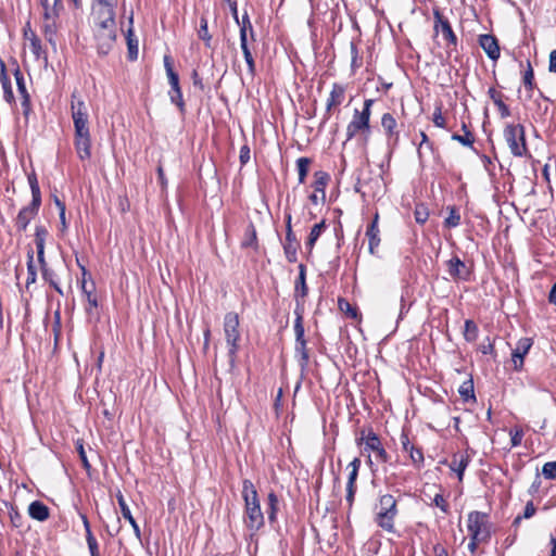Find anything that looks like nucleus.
Listing matches in <instances>:
<instances>
[{"label":"nucleus","mask_w":556,"mask_h":556,"mask_svg":"<svg viewBox=\"0 0 556 556\" xmlns=\"http://www.w3.org/2000/svg\"><path fill=\"white\" fill-rule=\"evenodd\" d=\"M116 3H94L92 5V16L93 20H115V9Z\"/></svg>","instance_id":"c756f323"},{"label":"nucleus","mask_w":556,"mask_h":556,"mask_svg":"<svg viewBox=\"0 0 556 556\" xmlns=\"http://www.w3.org/2000/svg\"><path fill=\"white\" fill-rule=\"evenodd\" d=\"M325 228H326L325 220H321L320 223L315 224L312 227L311 232L307 238V241H306V248H308L309 251H312V249L314 248L316 241L318 240L319 236L321 235V232L324 231Z\"/></svg>","instance_id":"4c0bfd02"},{"label":"nucleus","mask_w":556,"mask_h":556,"mask_svg":"<svg viewBox=\"0 0 556 556\" xmlns=\"http://www.w3.org/2000/svg\"><path fill=\"white\" fill-rule=\"evenodd\" d=\"M540 486H541V479H540V475L536 473L534 481L532 482L531 486L529 488V493L531 495L535 494L539 491Z\"/></svg>","instance_id":"338daca9"},{"label":"nucleus","mask_w":556,"mask_h":556,"mask_svg":"<svg viewBox=\"0 0 556 556\" xmlns=\"http://www.w3.org/2000/svg\"><path fill=\"white\" fill-rule=\"evenodd\" d=\"M240 319L239 315L235 312H228L224 316L223 329L228 346V358L230 367L233 368L236 365L237 353L239 351V342L241 339L240 333Z\"/></svg>","instance_id":"20e7f679"},{"label":"nucleus","mask_w":556,"mask_h":556,"mask_svg":"<svg viewBox=\"0 0 556 556\" xmlns=\"http://www.w3.org/2000/svg\"><path fill=\"white\" fill-rule=\"evenodd\" d=\"M432 503L434 506L439 507L444 514L450 513V506L442 494H435Z\"/></svg>","instance_id":"4d7b16f0"},{"label":"nucleus","mask_w":556,"mask_h":556,"mask_svg":"<svg viewBox=\"0 0 556 556\" xmlns=\"http://www.w3.org/2000/svg\"><path fill=\"white\" fill-rule=\"evenodd\" d=\"M295 320H294V334H295V353L300 355L299 364L302 369H305L308 361L309 354L307 349V341L304 336V325H303V305H300L298 302L296 307L294 309Z\"/></svg>","instance_id":"0eeeda50"},{"label":"nucleus","mask_w":556,"mask_h":556,"mask_svg":"<svg viewBox=\"0 0 556 556\" xmlns=\"http://www.w3.org/2000/svg\"><path fill=\"white\" fill-rule=\"evenodd\" d=\"M0 84L3 90V98L9 104L15 103L14 93L12 90L11 79L7 72L4 61L0 58Z\"/></svg>","instance_id":"bb28decb"},{"label":"nucleus","mask_w":556,"mask_h":556,"mask_svg":"<svg viewBox=\"0 0 556 556\" xmlns=\"http://www.w3.org/2000/svg\"><path fill=\"white\" fill-rule=\"evenodd\" d=\"M96 286L94 282L91 280L90 286H88V282L81 281V291L87 299L88 307L86 308L87 313H91L92 308L98 307V300L94 294Z\"/></svg>","instance_id":"f704fd0d"},{"label":"nucleus","mask_w":556,"mask_h":556,"mask_svg":"<svg viewBox=\"0 0 556 556\" xmlns=\"http://www.w3.org/2000/svg\"><path fill=\"white\" fill-rule=\"evenodd\" d=\"M42 8L41 30L46 40L56 47V34L60 28V14L63 11V3H55L52 0H39Z\"/></svg>","instance_id":"7ed1b4c3"},{"label":"nucleus","mask_w":556,"mask_h":556,"mask_svg":"<svg viewBox=\"0 0 556 556\" xmlns=\"http://www.w3.org/2000/svg\"><path fill=\"white\" fill-rule=\"evenodd\" d=\"M242 497L244 501L245 525L252 531H257L264 526V515L261 509L257 491L251 480L242 482Z\"/></svg>","instance_id":"f257e3e1"},{"label":"nucleus","mask_w":556,"mask_h":556,"mask_svg":"<svg viewBox=\"0 0 556 556\" xmlns=\"http://www.w3.org/2000/svg\"><path fill=\"white\" fill-rule=\"evenodd\" d=\"M379 214L376 213L372 222L368 225L366 230V237L368 238V249L371 254L376 253L377 248L380 244V230L378 227Z\"/></svg>","instance_id":"393cba45"},{"label":"nucleus","mask_w":556,"mask_h":556,"mask_svg":"<svg viewBox=\"0 0 556 556\" xmlns=\"http://www.w3.org/2000/svg\"><path fill=\"white\" fill-rule=\"evenodd\" d=\"M29 41V49L33 52V54L36 56V59H40L42 55V47H41V40L39 37L31 33V37L28 38Z\"/></svg>","instance_id":"49530a36"},{"label":"nucleus","mask_w":556,"mask_h":556,"mask_svg":"<svg viewBox=\"0 0 556 556\" xmlns=\"http://www.w3.org/2000/svg\"><path fill=\"white\" fill-rule=\"evenodd\" d=\"M285 218H286V242L283 244V250H285V254H286L287 260L290 263H293V262L296 261V253H298V249H299V242H298V240L295 238L294 232L292 231V226H291L292 216H291V213L290 212H286Z\"/></svg>","instance_id":"4468645a"},{"label":"nucleus","mask_w":556,"mask_h":556,"mask_svg":"<svg viewBox=\"0 0 556 556\" xmlns=\"http://www.w3.org/2000/svg\"><path fill=\"white\" fill-rule=\"evenodd\" d=\"M510 442L513 447H517L521 444L523 439V430L520 427H515L509 431Z\"/></svg>","instance_id":"603ef678"},{"label":"nucleus","mask_w":556,"mask_h":556,"mask_svg":"<svg viewBox=\"0 0 556 556\" xmlns=\"http://www.w3.org/2000/svg\"><path fill=\"white\" fill-rule=\"evenodd\" d=\"M488 94L492 99L493 103L497 106L501 117H508L510 115V111L509 108L503 101L504 94L493 87L489 89Z\"/></svg>","instance_id":"2f4dec72"},{"label":"nucleus","mask_w":556,"mask_h":556,"mask_svg":"<svg viewBox=\"0 0 556 556\" xmlns=\"http://www.w3.org/2000/svg\"><path fill=\"white\" fill-rule=\"evenodd\" d=\"M14 78L17 86V91L22 98V106L24 109V112L26 113L30 106V96L26 88V81L24 74L22 73L21 68L16 65L14 70Z\"/></svg>","instance_id":"a878e982"},{"label":"nucleus","mask_w":556,"mask_h":556,"mask_svg":"<svg viewBox=\"0 0 556 556\" xmlns=\"http://www.w3.org/2000/svg\"><path fill=\"white\" fill-rule=\"evenodd\" d=\"M93 25H94V30H98V29H109V28H114L116 27V23H115V20H93Z\"/></svg>","instance_id":"13d9d810"},{"label":"nucleus","mask_w":556,"mask_h":556,"mask_svg":"<svg viewBox=\"0 0 556 556\" xmlns=\"http://www.w3.org/2000/svg\"><path fill=\"white\" fill-rule=\"evenodd\" d=\"M29 516L38 521H46L49 518V508L40 501H34L28 506Z\"/></svg>","instance_id":"7c9ffc66"},{"label":"nucleus","mask_w":556,"mask_h":556,"mask_svg":"<svg viewBox=\"0 0 556 556\" xmlns=\"http://www.w3.org/2000/svg\"><path fill=\"white\" fill-rule=\"evenodd\" d=\"M242 50V53H243V56H244V60L247 62V65H248V71H249V74L251 76H254L255 75V61H254V58L251 53V50L249 47H244L241 49Z\"/></svg>","instance_id":"3c124183"},{"label":"nucleus","mask_w":556,"mask_h":556,"mask_svg":"<svg viewBox=\"0 0 556 556\" xmlns=\"http://www.w3.org/2000/svg\"><path fill=\"white\" fill-rule=\"evenodd\" d=\"M533 342L530 338H521L511 353L514 369L519 371L523 366L525 356L529 353Z\"/></svg>","instance_id":"412c9836"},{"label":"nucleus","mask_w":556,"mask_h":556,"mask_svg":"<svg viewBox=\"0 0 556 556\" xmlns=\"http://www.w3.org/2000/svg\"><path fill=\"white\" fill-rule=\"evenodd\" d=\"M478 332H479L478 326L476 325V323L473 320H471V319L465 320L464 338L466 341H468V342L476 341L478 338Z\"/></svg>","instance_id":"58836bf2"},{"label":"nucleus","mask_w":556,"mask_h":556,"mask_svg":"<svg viewBox=\"0 0 556 556\" xmlns=\"http://www.w3.org/2000/svg\"><path fill=\"white\" fill-rule=\"evenodd\" d=\"M311 163H312V160L308 157H305V156L299 157L296 160V168H298L300 184H303L305 181V178L308 174V168H309Z\"/></svg>","instance_id":"a19ab883"},{"label":"nucleus","mask_w":556,"mask_h":556,"mask_svg":"<svg viewBox=\"0 0 556 556\" xmlns=\"http://www.w3.org/2000/svg\"><path fill=\"white\" fill-rule=\"evenodd\" d=\"M71 112L74 123V130H89V114L85 101L79 97L77 91L71 96Z\"/></svg>","instance_id":"9d476101"},{"label":"nucleus","mask_w":556,"mask_h":556,"mask_svg":"<svg viewBox=\"0 0 556 556\" xmlns=\"http://www.w3.org/2000/svg\"><path fill=\"white\" fill-rule=\"evenodd\" d=\"M28 182L31 191V200L41 201V192L35 174L28 176Z\"/></svg>","instance_id":"09e8293b"},{"label":"nucleus","mask_w":556,"mask_h":556,"mask_svg":"<svg viewBox=\"0 0 556 556\" xmlns=\"http://www.w3.org/2000/svg\"><path fill=\"white\" fill-rule=\"evenodd\" d=\"M432 122L437 127H440V128L445 127V118L442 115L441 108L435 109V111L433 113Z\"/></svg>","instance_id":"052dcab7"},{"label":"nucleus","mask_w":556,"mask_h":556,"mask_svg":"<svg viewBox=\"0 0 556 556\" xmlns=\"http://www.w3.org/2000/svg\"><path fill=\"white\" fill-rule=\"evenodd\" d=\"M401 444L403 450L408 453L412 463L420 467L424 464V453L421 448L412 444L408 435L404 432L401 434Z\"/></svg>","instance_id":"b1692460"},{"label":"nucleus","mask_w":556,"mask_h":556,"mask_svg":"<svg viewBox=\"0 0 556 556\" xmlns=\"http://www.w3.org/2000/svg\"><path fill=\"white\" fill-rule=\"evenodd\" d=\"M452 140L457 141L465 147H472L475 138L470 130H466V134L464 135L453 134Z\"/></svg>","instance_id":"8fccbe9b"},{"label":"nucleus","mask_w":556,"mask_h":556,"mask_svg":"<svg viewBox=\"0 0 556 556\" xmlns=\"http://www.w3.org/2000/svg\"><path fill=\"white\" fill-rule=\"evenodd\" d=\"M300 273L298 280L295 282V298L296 300L299 298L304 299L307 295L308 289L305 281V266L301 264L299 266Z\"/></svg>","instance_id":"e433bc0d"},{"label":"nucleus","mask_w":556,"mask_h":556,"mask_svg":"<svg viewBox=\"0 0 556 556\" xmlns=\"http://www.w3.org/2000/svg\"><path fill=\"white\" fill-rule=\"evenodd\" d=\"M48 237V230L45 226H36L35 243L37 249V258L42 267L46 266L45 261V244Z\"/></svg>","instance_id":"c85d7f7f"},{"label":"nucleus","mask_w":556,"mask_h":556,"mask_svg":"<svg viewBox=\"0 0 556 556\" xmlns=\"http://www.w3.org/2000/svg\"><path fill=\"white\" fill-rule=\"evenodd\" d=\"M97 48L100 54H108L116 40V27L94 30Z\"/></svg>","instance_id":"f3484780"},{"label":"nucleus","mask_w":556,"mask_h":556,"mask_svg":"<svg viewBox=\"0 0 556 556\" xmlns=\"http://www.w3.org/2000/svg\"><path fill=\"white\" fill-rule=\"evenodd\" d=\"M198 36L201 40L204 41L206 47H211L212 35L208 33V22L204 15L200 18V28L198 29Z\"/></svg>","instance_id":"79ce46f5"},{"label":"nucleus","mask_w":556,"mask_h":556,"mask_svg":"<svg viewBox=\"0 0 556 556\" xmlns=\"http://www.w3.org/2000/svg\"><path fill=\"white\" fill-rule=\"evenodd\" d=\"M41 201L31 200L29 205L24 206L17 214L15 226L20 231H25L31 219L38 214Z\"/></svg>","instance_id":"dca6fc26"},{"label":"nucleus","mask_w":556,"mask_h":556,"mask_svg":"<svg viewBox=\"0 0 556 556\" xmlns=\"http://www.w3.org/2000/svg\"><path fill=\"white\" fill-rule=\"evenodd\" d=\"M542 475L549 480L556 479V460L545 463L542 468Z\"/></svg>","instance_id":"864d4df0"},{"label":"nucleus","mask_w":556,"mask_h":556,"mask_svg":"<svg viewBox=\"0 0 556 556\" xmlns=\"http://www.w3.org/2000/svg\"><path fill=\"white\" fill-rule=\"evenodd\" d=\"M448 216L444 220L446 228H455L460 224V214L455 206H448Z\"/></svg>","instance_id":"c03bdc74"},{"label":"nucleus","mask_w":556,"mask_h":556,"mask_svg":"<svg viewBox=\"0 0 556 556\" xmlns=\"http://www.w3.org/2000/svg\"><path fill=\"white\" fill-rule=\"evenodd\" d=\"M126 41L128 49V59L130 61H136L138 58V39L135 37L134 29L131 26L127 29Z\"/></svg>","instance_id":"c9c22d12"},{"label":"nucleus","mask_w":556,"mask_h":556,"mask_svg":"<svg viewBox=\"0 0 556 556\" xmlns=\"http://www.w3.org/2000/svg\"><path fill=\"white\" fill-rule=\"evenodd\" d=\"M267 501H268V509H267V515H268V520L270 522H274L276 520V514H277V510H278V497L277 495L274 493V492H270L267 496Z\"/></svg>","instance_id":"a18cd8bd"},{"label":"nucleus","mask_w":556,"mask_h":556,"mask_svg":"<svg viewBox=\"0 0 556 556\" xmlns=\"http://www.w3.org/2000/svg\"><path fill=\"white\" fill-rule=\"evenodd\" d=\"M504 138L515 156H522L527 151L525 127L521 124H507L504 128Z\"/></svg>","instance_id":"1a4fd4ad"},{"label":"nucleus","mask_w":556,"mask_h":556,"mask_svg":"<svg viewBox=\"0 0 556 556\" xmlns=\"http://www.w3.org/2000/svg\"><path fill=\"white\" fill-rule=\"evenodd\" d=\"M458 393L459 395L462 396V399L464 401H469V400H476V396H475V390H473V381L472 379H469L467 381H464L462 383V386L459 387L458 389Z\"/></svg>","instance_id":"37998d69"},{"label":"nucleus","mask_w":556,"mask_h":556,"mask_svg":"<svg viewBox=\"0 0 556 556\" xmlns=\"http://www.w3.org/2000/svg\"><path fill=\"white\" fill-rule=\"evenodd\" d=\"M80 518H81V521H83V525H84V528H85V531H86L87 544H90L91 542L96 543L97 540H96L94 535L92 534V531H91V528H90V523H89V520H88L87 516L85 514H80Z\"/></svg>","instance_id":"6e6d98bb"},{"label":"nucleus","mask_w":556,"mask_h":556,"mask_svg":"<svg viewBox=\"0 0 556 556\" xmlns=\"http://www.w3.org/2000/svg\"><path fill=\"white\" fill-rule=\"evenodd\" d=\"M330 180V176L328 173L318 170L314 174V182L312 187L314 188V193L309 195V201L317 205L319 203H325L326 201V187Z\"/></svg>","instance_id":"ddd939ff"},{"label":"nucleus","mask_w":556,"mask_h":556,"mask_svg":"<svg viewBox=\"0 0 556 556\" xmlns=\"http://www.w3.org/2000/svg\"><path fill=\"white\" fill-rule=\"evenodd\" d=\"M76 448H77V452H78V455H79V458L81 460V464H83L84 468L86 470H90L91 465L89 464V460L87 458V455H86V452H85L84 444H83L81 440H78L76 442Z\"/></svg>","instance_id":"5fc2aeb1"},{"label":"nucleus","mask_w":556,"mask_h":556,"mask_svg":"<svg viewBox=\"0 0 556 556\" xmlns=\"http://www.w3.org/2000/svg\"><path fill=\"white\" fill-rule=\"evenodd\" d=\"M358 445L364 444V452L368 453L367 463L372 469L374 462L371 459V453H374L375 458L378 463H387L390 459L389 454L383 447L379 437L372 431L368 430L367 433L363 430L361 432V437L356 440Z\"/></svg>","instance_id":"423d86ee"},{"label":"nucleus","mask_w":556,"mask_h":556,"mask_svg":"<svg viewBox=\"0 0 556 556\" xmlns=\"http://www.w3.org/2000/svg\"><path fill=\"white\" fill-rule=\"evenodd\" d=\"M414 216L416 223L424 225L429 218V211L424 204H418L415 207Z\"/></svg>","instance_id":"de8ad7c7"},{"label":"nucleus","mask_w":556,"mask_h":556,"mask_svg":"<svg viewBox=\"0 0 556 556\" xmlns=\"http://www.w3.org/2000/svg\"><path fill=\"white\" fill-rule=\"evenodd\" d=\"M535 511H536V508L533 505V503L530 501L526 504L522 517L526 519L531 518L532 516H534Z\"/></svg>","instance_id":"e2e57ef3"},{"label":"nucleus","mask_w":556,"mask_h":556,"mask_svg":"<svg viewBox=\"0 0 556 556\" xmlns=\"http://www.w3.org/2000/svg\"><path fill=\"white\" fill-rule=\"evenodd\" d=\"M74 146L78 157L84 161L91 156L90 130L75 131Z\"/></svg>","instance_id":"a211bd4d"},{"label":"nucleus","mask_w":556,"mask_h":556,"mask_svg":"<svg viewBox=\"0 0 556 556\" xmlns=\"http://www.w3.org/2000/svg\"><path fill=\"white\" fill-rule=\"evenodd\" d=\"M361 468V459L355 457L346 467L349 470L348 482H346V495L345 500L351 507L354 502L355 493H356V480L358 477V471Z\"/></svg>","instance_id":"2eb2a0df"},{"label":"nucleus","mask_w":556,"mask_h":556,"mask_svg":"<svg viewBox=\"0 0 556 556\" xmlns=\"http://www.w3.org/2000/svg\"><path fill=\"white\" fill-rule=\"evenodd\" d=\"M381 126L388 139V144L396 147L400 140L396 118L391 113H384L381 116Z\"/></svg>","instance_id":"6ab92c4d"},{"label":"nucleus","mask_w":556,"mask_h":556,"mask_svg":"<svg viewBox=\"0 0 556 556\" xmlns=\"http://www.w3.org/2000/svg\"><path fill=\"white\" fill-rule=\"evenodd\" d=\"M241 245L243 248L257 245L256 229L252 223H250L245 229L244 239H243Z\"/></svg>","instance_id":"ea45409f"},{"label":"nucleus","mask_w":556,"mask_h":556,"mask_svg":"<svg viewBox=\"0 0 556 556\" xmlns=\"http://www.w3.org/2000/svg\"><path fill=\"white\" fill-rule=\"evenodd\" d=\"M191 79H192L194 87L199 88L201 91L204 90V85H203L202 78L200 77L197 70L192 71Z\"/></svg>","instance_id":"680f3d73"},{"label":"nucleus","mask_w":556,"mask_h":556,"mask_svg":"<svg viewBox=\"0 0 556 556\" xmlns=\"http://www.w3.org/2000/svg\"><path fill=\"white\" fill-rule=\"evenodd\" d=\"M345 99V87L341 84L334 83L332 85L331 91L327 99L326 103V112L324 121H328L330 118L331 110L336 106L341 105Z\"/></svg>","instance_id":"aec40b11"},{"label":"nucleus","mask_w":556,"mask_h":556,"mask_svg":"<svg viewBox=\"0 0 556 556\" xmlns=\"http://www.w3.org/2000/svg\"><path fill=\"white\" fill-rule=\"evenodd\" d=\"M239 157L242 165L250 161V148L248 146L241 147Z\"/></svg>","instance_id":"0e129e2a"},{"label":"nucleus","mask_w":556,"mask_h":556,"mask_svg":"<svg viewBox=\"0 0 556 556\" xmlns=\"http://www.w3.org/2000/svg\"><path fill=\"white\" fill-rule=\"evenodd\" d=\"M447 271L453 279L468 281L470 279V270L466 264L458 257L453 256L446 262Z\"/></svg>","instance_id":"4be33fe9"},{"label":"nucleus","mask_w":556,"mask_h":556,"mask_svg":"<svg viewBox=\"0 0 556 556\" xmlns=\"http://www.w3.org/2000/svg\"><path fill=\"white\" fill-rule=\"evenodd\" d=\"M469 464V456L466 454L455 455L452 459L450 468L457 473L458 480L462 481L464 472Z\"/></svg>","instance_id":"473e14b6"},{"label":"nucleus","mask_w":556,"mask_h":556,"mask_svg":"<svg viewBox=\"0 0 556 556\" xmlns=\"http://www.w3.org/2000/svg\"><path fill=\"white\" fill-rule=\"evenodd\" d=\"M374 99H366L362 110L355 109L351 122L346 126V141L354 139L356 136H363L364 144L369 140L370 136V117Z\"/></svg>","instance_id":"f03ea898"},{"label":"nucleus","mask_w":556,"mask_h":556,"mask_svg":"<svg viewBox=\"0 0 556 556\" xmlns=\"http://www.w3.org/2000/svg\"><path fill=\"white\" fill-rule=\"evenodd\" d=\"M548 302L553 305H556V282L553 285L548 293Z\"/></svg>","instance_id":"774afa93"},{"label":"nucleus","mask_w":556,"mask_h":556,"mask_svg":"<svg viewBox=\"0 0 556 556\" xmlns=\"http://www.w3.org/2000/svg\"><path fill=\"white\" fill-rule=\"evenodd\" d=\"M468 532L470 539L475 540H489L491 536V526L489 522V515L478 510L468 514Z\"/></svg>","instance_id":"6e6552de"},{"label":"nucleus","mask_w":556,"mask_h":556,"mask_svg":"<svg viewBox=\"0 0 556 556\" xmlns=\"http://www.w3.org/2000/svg\"><path fill=\"white\" fill-rule=\"evenodd\" d=\"M479 45L485 52V54L492 61H497L501 55V49L498 45V40L495 36L491 34H483L479 36Z\"/></svg>","instance_id":"5701e85b"},{"label":"nucleus","mask_w":556,"mask_h":556,"mask_svg":"<svg viewBox=\"0 0 556 556\" xmlns=\"http://www.w3.org/2000/svg\"><path fill=\"white\" fill-rule=\"evenodd\" d=\"M526 63H527V67L523 72L522 83L528 92V94H527L528 99H531L532 92L536 88V84H535L534 72H533L531 62L529 60H527Z\"/></svg>","instance_id":"72a5a7b5"},{"label":"nucleus","mask_w":556,"mask_h":556,"mask_svg":"<svg viewBox=\"0 0 556 556\" xmlns=\"http://www.w3.org/2000/svg\"><path fill=\"white\" fill-rule=\"evenodd\" d=\"M238 25L241 27H245V30H249L250 33V36H251V39L254 41L255 38H254V29H253V26L251 24V21H250V17L248 15V13H244L243 16H242V20L241 22L239 21Z\"/></svg>","instance_id":"bf43d9fd"},{"label":"nucleus","mask_w":556,"mask_h":556,"mask_svg":"<svg viewBox=\"0 0 556 556\" xmlns=\"http://www.w3.org/2000/svg\"><path fill=\"white\" fill-rule=\"evenodd\" d=\"M116 498H117V503H118L122 516L130 523L136 538L138 540H141V531H140L139 525L137 523L136 519L134 518V516L125 501L124 495L121 492H118L116 495Z\"/></svg>","instance_id":"cd10ccee"},{"label":"nucleus","mask_w":556,"mask_h":556,"mask_svg":"<svg viewBox=\"0 0 556 556\" xmlns=\"http://www.w3.org/2000/svg\"><path fill=\"white\" fill-rule=\"evenodd\" d=\"M399 514L397 501L391 494H384L379 497L378 510L375 516V522L382 530L394 533V520Z\"/></svg>","instance_id":"39448f33"},{"label":"nucleus","mask_w":556,"mask_h":556,"mask_svg":"<svg viewBox=\"0 0 556 556\" xmlns=\"http://www.w3.org/2000/svg\"><path fill=\"white\" fill-rule=\"evenodd\" d=\"M548 71L551 73H556V49L552 50L549 53Z\"/></svg>","instance_id":"69168bd1"},{"label":"nucleus","mask_w":556,"mask_h":556,"mask_svg":"<svg viewBox=\"0 0 556 556\" xmlns=\"http://www.w3.org/2000/svg\"><path fill=\"white\" fill-rule=\"evenodd\" d=\"M164 67L170 85L169 98L172 103L176 104L179 111H185V101L182 98L181 88L179 85V76L173 68V61L169 55H164Z\"/></svg>","instance_id":"9b49d317"},{"label":"nucleus","mask_w":556,"mask_h":556,"mask_svg":"<svg viewBox=\"0 0 556 556\" xmlns=\"http://www.w3.org/2000/svg\"><path fill=\"white\" fill-rule=\"evenodd\" d=\"M433 18H434V26L433 29L438 34L439 31L442 33V36L444 40L453 46H456L457 43V37L451 26V23L441 13L440 9L434 8L433 9Z\"/></svg>","instance_id":"f8f14e48"}]
</instances>
